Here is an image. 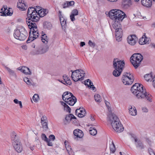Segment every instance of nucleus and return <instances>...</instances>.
I'll return each mask as SVG.
<instances>
[{"instance_id": "13", "label": "nucleus", "mask_w": 155, "mask_h": 155, "mask_svg": "<svg viewBox=\"0 0 155 155\" xmlns=\"http://www.w3.org/2000/svg\"><path fill=\"white\" fill-rule=\"evenodd\" d=\"M75 113L79 117H83L85 115L86 112L85 110L83 107H80L79 109H76Z\"/></svg>"}, {"instance_id": "34", "label": "nucleus", "mask_w": 155, "mask_h": 155, "mask_svg": "<svg viewBox=\"0 0 155 155\" xmlns=\"http://www.w3.org/2000/svg\"><path fill=\"white\" fill-rule=\"evenodd\" d=\"M60 103L61 105L64 107V109L67 112H68L69 113H70L71 112V108H70L63 101H60Z\"/></svg>"}, {"instance_id": "5", "label": "nucleus", "mask_w": 155, "mask_h": 155, "mask_svg": "<svg viewBox=\"0 0 155 155\" xmlns=\"http://www.w3.org/2000/svg\"><path fill=\"white\" fill-rule=\"evenodd\" d=\"M143 59V56L140 54L136 53L133 54L130 58V61L135 69L140 65Z\"/></svg>"}, {"instance_id": "11", "label": "nucleus", "mask_w": 155, "mask_h": 155, "mask_svg": "<svg viewBox=\"0 0 155 155\" xmlns=\"http://www.w3.org/2000/svg\"><path fill=\"white\" fill-rule=\"evenodd\" d=\"M80 71L79 70H76L74 71H71L72 72L71 78L75 82H77L79 80H82V78L80 76Z\"/></svg>"}, {"instance_id": "28", "label": "nucleus", "mask_w": 155, "mask_h": 155, "mask_svg": "<svg viewBox=\"0 0 155 155\" xmlns=\"http://www.w3.org/2000/svg\"><path fill=\"white\" fill-rule=\"evenodd\" d=\"M115 21L112 25L113 27L115 30L119 29H121V25L119 21H120L115 20Z\"/></svg>"}, {"instance_id": "52", "label": "nucleus", "mask_w": 155, "mask_h": 155, "mask_svg": "<svg viewBox=\"0 0 155 155\" xmlns=\"http://www.w3.org/2000/svg\"><path fill=\"white\" fill-rule=\"evenodd\" d=\"M49 139H50V140H51L52 141H54V140L55 139V136L53 134L50 135L49 136Z\"/></svg>"}, {"instance_id": "40", "label": "nucleus", "mask_w": 155, "mask_h": 155, "mask_svg": "<svg viewBox=\"0 0 155 155\" xmlns=\"http://www.w3.org/2000/svg\"><path fill=\"white\" fill-rule=\"evenodd\" d=\"M94 98L95 101L97 102H100L101 101V100L100 96L98 94H95L94 96Z\"/></svg>"}, {"instance_id": "1", "label": "nucleus", "mask_w": 155, "mask_h": 155, "mask_svg": "<svg viewBox=\"0 0 155 155\" xmlns=\"http://www.w3.org/2000/svg\"><path fill=\"white\" fill-rule=\"evenodd\" d=\"M141 84L135 83L131 87V91L137 99L146 100L148 101L151 102L152 98L151 95L147 93Z\"/></svg>"}, {"instance_id": "21", "label": "nucleus", "mask_w": 155, "mask_h": 155, "mask_svg": "<svg viewBox=\"0 0 155 155\" xmlns=\"http://www.w3.org/2000/svg\"><path fill=\"white\" fill-rule=\"evenodd\" d=\"M73 94L68 91H66L64 92L62 95L63 100L65 102L67 99H69V97H72Z\"/></svg>"}, {"instance_id": "62", "label": "nucleus", "mask_w": 155, "mask_h": 155, "mask_svg": "<svg viewBox=\"0 0 155 155\" xmlns=\"http://www.w3.org/2000/svg\"><path fill=\"white\" fill-rule=\"evenodd\" d=\"M29 79L27 77H25L23 78L24 81L26 83L28 80Z\"/></svg>"}, {"instance_id": "45", "label": "nucleus", "mask_w": 155, "mask_h": 155, "mask_svg": "<svg viewBox=\"0 0 155 155\" xmlns=\"http://www.w3.org/2000/svg\"><path fill=\"white\" fill-rule=\"evenodd\" d=\"M39 99L38 95L37 94H35L33 97V99L35 102H36L38 101Z\"/></svg>"}, {"instance_id": "61", "label": "nucleus", "mask_w": 155, "mask_h": 155, "mask_svg": "<svg viewBox=\"0 0 155 155\" xmlns=\"http://www.w3.org/2000/svg\"><path fill=\"white\" fill-rule=\"evenodd\" d=\"M58 15H59V18H60L61 17H63L62 16V15L61 12V11H59Z\"/></svg>"}, {"instance_id": "44", "label": "nucleus", "mask_w": 155, "mask_h": 155, "mask_svg": "<svg viewBox=\"0 0 155 155\" xmlns=\"http://www.w3.org/2000/svg\"><path fill=\"white\" fill-rule=\"evenodd\" d=\"M14 102L16 104H19L21 108H22V103L21 101H18L17 99H15L13 100Z\"/></svg>"}, {"instance_id": "9", "label": "nucleus", "mask_w": 155, "mask_h": 155, "mask_svg": "<svg viewBox=\"0 0 155 155\" xmlns=\"http://www.w3.org/2000/svg\"><path fill=\"white\" fill-rule=\"evenodd\" d=\"M27 24L30 29V33L33 35V38L34 39L37 38L39 36V34L38 31L37 26L35 22L30 23Z\"/></svg>"}, {"instance_id": "19", "label": "nucleus", "mask_w": 155, "mask_h": 155, "mask_svg": "<svg viewBox=\"0 0 155 155\" xmlns=\"http://www.w3.org/2000/svg\"><path fill=\"white\" fill-rule=\"evenodd\" d=\"M77 101V99L76 97L73 95L72 97H69V99H67V101H65V102L70 105L73 106Z\"/></svg>"}, {"instance_id": "36", "label": "nucleus", "mask_w": 155, "mask_h": 155, "mask_svg": "<svg viewBox=\"0 0 155 155\" xmlns=\"http://www.w3.org/2000/svg\"><path fill=\"white\" fill-rule=\"evenodd\" d=\"M90 130H89L90 134L92 135H96L97 133V130L94 127H91L90 128Z\"/></svg>"}, {"instance_id": "2", "label": "nucleus", "mask_w": 155, "mask_h": 155, "mask_svg": "<svg viewBox=\"0 0 155 155\" xmlns=\"http://www.w3.org/2000/svg\"><path fill=\"white\" fill-rule=\"evenodd\" d=\"M107 120L111 124L113 129L116 132L120 133L123 131L124 127L119 118L115 114H112L109 115Z\"/></svg>"}, {"instance_id": "63", "label": "nucleus", "mask_w": 155, "mask_h": 155, "mask_svg": "<svg viewBox=\"0 0 155 155\" xmlns=\"http://www.w3.org/2000/svg\"><path fill=\"white\" fill-rule=\"evenodd\" d=\"M70 115L71 116V120L72 119H76V117L72 114H70Z\"/></svg>"}, {"instance_id": "64", "label": "nucleus", "mask_w": 155, "mask_h": 155, "mask_svg": "<svg viewBox=\"0 0 155 155\" xmlns=\"http://www.w3.org/2000/svg\"><path fill=\"white\" fill-rule=\"evenodd\" d=\"M85 45V43L84 42H81L80 43V46L83 47Z\"/></svg>"}, {"instance_id": "10", "label": "nucleus", "mask_w": 155, "mask_h": 155, "mask_svg": "<svg viewBox=\"0 0 155 155\" xmlns=\"http://www.w3.org/2000/svg\"><path fill=\"white\" fill-rule=\"evenodd\" d=\"M125 65L124 61H121L116 58L114 59L113 61V66L114 68H117L119 70L123 71V68Z\"/></svg>"}, {"instance_id": "37", "label": "nucleus", "mask_w": 155, "mask_h": 155, "mask_svg": "<svg viewBox=\"0 0 155 155\" xmlns=\"http://www.w3.org/2000/svg\"><path fill=\"white\" fill-rule=\"evenodd\" d=\"M111 144L110 145V150L111 153H114L115 150V146L113 142V140H111Z\"/></svg>"}, {"instance_id": "59", "label": "nucleus", "mask_w": 155, "mask_h": 155, "mask_svg": "<svg viewBox=\"0 0 155 155\" xmlns=\"http://www.w3.org/2000/svg\"><path fill=\"white\" fill-rule=\"evenodd\" d=\"M26 83L28 85H32V83L28 79V80L27 81V82Z\"/></svg>"}, {"instance_id": "57", "label": "nucleus", "mask_w": 155, "mask_h": 155, "mask_svg": "<svg viewBox=\"0 0 155 155\" xmlns=\"http://www.w3.org/2000/svg\"><path fill=\"white\" fill-rule=\"evenodd\" d=\"M142 110L144 112H148V110L146 107H143L142 108Z\"/></svg>"}, {"instance_id": "58", "label": "nucleus", "mask_w": 155, "mask_h": 155, "mask_svg": "<svg viewBox=\"0 0 155 155\" xmlns=\"http://www.w3.org/2000/svg\"><path fill=\"white\" fill-rule=\"evenodd\" d=\"M150 45L151 48H153L155 49V44L154 43H151Z\"/></svg>"}, {"instance_id": "55", "label": "nucleus", "mask_w": 155, "mask_h": 155, "mask_svg": "<svg viewBox=\"0 0 155 155\" xmlns=\"http://www.w3.org/2000/svg\"><path fill=\"white\" fill-rule=\"evenodd\" d=\"M89 85H90V87L93 88V90H94V88H95L93 85L92 82H91V81H89Z\"/></svg>"}, {"instance_id": "35", "label": "nucleus", "mask_w": 155, "mask_h": 155, "mask_svg": "<svg viewBox=\"0 0 155 155\" xmlns=\"http://www.w3.org/2000/svg\"><path fill=\"white\" fill-rule=\"evenodd\" d=\"M4 67L8 71L10 74L15 77V78H16V75L14 71L10 69L9 68L6 67L5 66Z\"/></svg>"}, {"instance_id": "54", "label": "nucleus", "mask_w": 155, "mask_h": 155, "mask_svg": "<svg viewBox=\"0 0 155 155\" xmlns=\"http://www.w3.org/2000/svg\"><path fill=\"white\" fill-rule=\"evenodd\" d=\"M68 6H72L74 5V2L73 1H71L70 2H67Z\"/></svg>"}, {"instance_id": "27", "label": "nucleus", "mask_w": 155, "mask_h": 155, "mask_svg": "<svg viewBox=\"0 0 155 155\" xmlns=\"http://www.w3.org/2000/svg\"><path fill=\"white\" fill-rule=\"evenodd\" d=\"M60 21L62 29L65 30L66 28V20L63 17H61L60 18Z\"/></svg>"}, {"instance_id": "16", "label": "nucleus", "mask_w": 155, "mask_h": 155, "mask_svg": "<svg viewBox=\"0 0 155 155\" xmlns=\"http://www.w3.org/2000/svg\"><path fill=\"white\" fill-rule=\"evenodd\" d=\"M17 6L21 11H25L28 8V6L24 3V1L23 0H19V2L17 3Z\"/></svg>"}, {"instance_id": "47", "label": "nucleus", "mask_w": 155, "mask_h": 155, "mask_svg": "<svg viewBox=\"0 0 155 155\" xmlns=\"http://www.w3.org/2000/svg\"><path fill=\"white\" fill-rule=\"evenodd\" d=\"M148 152L150 155H155V153L154 151L151 148L148 149Z\"/></svg>"}, {"instance_id": "20", "label": "nucleus", "mask_w": 155, "mask_h": 155, "mask_svg": "<svg viewBox=\"0 0 155 155\" xmlns=\"http://www.w3.org/2000/svg\"><path fill=\"white\" fill-rule=\"evenodd\" d=\"M73 133L77 138H82L84 136V134L82 131L79 129H76L74 130Z\"/></svg>"}, {"instance_id": "24", "label": "nucleus", "mask_w": 155, "mask_h": 155, "mask_svg": "<svg viewBox=\"0 0 155 155\" xmlns=\"http://www.w3.org/2000/svg\"><path fill=\"white\" fill-rule=\"evenodd\" d=\"M78 12L77 9H74L73 10L70 15V18L71 20L72 21H74L75 20L74 16L78 15Z\"/></svg>"}, {"instance_id": "50", "label": "nucleus", "mask_w": 155, "mask_h": 155, "mask_svg": "<svg viewBox=\"0 0 155 155\" xmlns=\"http://www.w3.org/2000/svg\"><path fill=\"white\" fill-rule=\"evenodd\" d=\"M145 34L144 37H145V43H146V44L149 43L150 42V38L147 37L145 35Z\"/></svg>"}, {"instance_id": "26", "label": "nucleus", "mask_w": 155, "mask_h": 155, "mask_svg": "<svg viewBox=\"0 0 155 155\" xmlns=\"http://www.w3.org/2000/svg\"><path fill=\"white\" fill-rule=\"evenodd\" d=\"M129 112L130 114L132 116H135L137 115V110L135 107L133 108L131 106L129 107Z\"/></svg>"}, {"instance_id": "12", "label": "nucleus", "mask_w": 155, "mask_h": 155, "mask_svg": "<svg viewBox=\"0 0 155 155\" xmlns=\"http://www.w3.org/2000/svg\"><path fill=\"white\" fill-rule=\"evenodd\" d=\"M48 50L46 47L39 48L37 50L32 51L30 54L33 55L42 54L46 52Z\"/></svg>"}, {"instance_id": "15", "label": "nucleus", "mask_w": 155, "mask_h": 155, "mask_svg": "<svg viewBox=\"0 0 155 155\" xmlns=\"http://www.w3.org/2000/svg\"><path fill=\"white\" fill-rule=\"evenodd\" d=\"M41 123L42 126V127L43 128L44 130H47L48 129V127L47 117L45 116H43L41 118Z\"/></svg>"}, {"instance_id": "30", "label": "nucleus", "mask_w": 155, "mask_h": 155, "mask_svg": "<svg viewBox=\"0 0 155 155\" xmlns=\"http://www.w3.org/2000/svg\"><path fill=\"white\" fill-rule=\"evenodd\" d=\"M122 4L124 7L128 8L132 5L131 0H123Z\"/></svg>"}, {"instance_id": "18", "label": "nucleus", "mask_w": 155, "mask_h": 155, "mask_svg": "<svg viewBox=\"0 0 155 155\" xmlns=\"http://www.w3.org/2000/svg\"><path fill=\"white\" fill-rule=\"evenodd\" d=\"M136 37L134 35H132L129 36L127 38L128 43L131 45H134L136 43Z\"/></svg>"}, {"instance_id": "4", "label": "nucleus", "mask_w": 155, "mask_h": 155, "mask_svg": "<svg viewBox=\"0 0 155 155\" xmlns=\"http://www.w3.org/2000/svg\"><path fill=\"white\" fill-rule=\"evenodd\" d=\"M36 9L32 7H29L27 12L28 18H26L27 24L30 23L35 22L39 20V17L37 16Z\"/></svg>"}, {"instance_id": "14", "label": "nucleus", "mask_w": 155, "mask_h": 155, "mask_svg": "<svg viewBox=\"0 0 155 155\" xmlns=\"http://www.w3.org/2000/svg\"><path fill=\"white\" fill-rule=\"evenodd\" d=\"M132 137L134 138L135 142V145L137 148L142 149L144 148V146L141 141L138 140L136 137H134L132 136Z\"/></svg>"}, {"instance_id": "60", "label": "nucleus", "mask_w": 155, "mask_h": 155, "mask_svg": "<svg viewBox=\"0 0 155 155\" xmlns=\"http://www.w3.org/2000/svg\"><path fill=\"white\" fill-rule=\"evenodd\" d=\"M69 79H70V78H69V77L68 76H65V78L64 79V82H65L66 81H67Z\"/></svg>"}, {"instance_id": "53", "label": "nucleus", "mask_w": 155, "mask_h": 155, "mask_svg": "<svg viewBox=\"0 0 155 155\" xmlns=\"http://www.w3.org/2000/svg\"><path fill=\"white\" fill-rule=\"evenodd\" d=\"M47 143V145L48 146H52V142L51 141V140H50V139H48V140H47V141H46Z\"/></svg>"}, {"instance_id": "32", "label": "nucleus", "mask_w": 155, "mask_h": 155, "mask_svg": "<svg viewBox=\"0 0 155 155\" xmlns=\"http://www.w3.org/2000/svg\"><path fill=\"white\" fill-rule=\"evenodd\" d=\"M114 68L115 69L114 71L113 72V75L115 77H118L119 76L122 71V70H120L117 68Z\"/></svg>"}, {"instance_id": "7", "label": "nucleus", "mask_w": 155, "mask_h": 155, "mask_svg": "<svg viewBox=\"0 0 155 155\" xmlns=\"http://www.w3.org/2000/svg\"><path fill=\"white\" fill-rule=\"evenodd\" d=\"M27 33L24 28L15 31L14 36L16 39L20 41L24 40L27 36Z\"/></svg>"}, {"instance_id": "56", "label": "nucleus", "mask_w": 155, "mask_h": 155, "mask_svg": "<svg viewBox=\"0 0 155 155\" xmlns=\"http://www.w3.org/2000/svg\"><path fill=\"white\" fill-rule=\"evenodd\" d=\"M63 8H65L68 7L67 2H66L63 4Z\"/></svg>"}, {"instance_id": "48", "label": "nucleus", "mask_w": 155, "mask_h": 155, "mask_svg": "<svg viewBox=\"0 0 155 155\" xmlns=\"http://www.w3.org/2000/svg\"><path fill=\"white\" fill-rule=\"evenodd\" d=\"M61 82L64 84H66L67 85H71L72 83L71 80L70 79L66 81L65 82V83L62 82V81H61Z\"/></svg>"}, {"instance_id": "8", "label": "nucleus", "mask_w": 155, "mask_h": 155, "mask_svg": "<svg viewBox=\"0 0 155 155\" xmlns=\"http://www.w3.org/2000/svg\"><path fill=\"white\" fill-rule=\"evenodd\" d=\"M134 79L132 74L129 73H124L122 75L121 80L123 83L125 84L130 85L132 84Z\"/></svg>"}, {"instance_id": "43", "label": "nucleus", "mask_w": 155, "mask_h": 155, "mask_svg": "<svg viewBox=\"0 0 155 155\" xmlns=\"http://www.w3.org/2000/svg\"><path fill=\"white\" fill-rule=\"evenodd\" d=\"M145 37L143 36L139 40V43L140 45H144L146 44L145 41Z\"/></svg>"}, {"instance_id": "33", "label": "nucleus", "mask_w": 155, "mask_h": 155, "mask_svg": "<svg viewBox=\"0 0 155 155\" xmlns=\"http://www.w3.org/2000/svg\"><path fill=\"white\" fill-rule=\"evenodd\" d=\"M44 9H42L41 10H38V12H37V16L41 17H44L45 15L46 14V13L44 12Z\"/></svg>"}, {"instance_id": "23", "label": "nucleus", "mask_w": 155, "mask_h": 155, "mask_svg": "<svg viewBox=\"0 0 155 155\" xmlns=\"http://www.w3.org/2000/svg\"><path fill=\"white\" fill-rule=\"evenodd\" d=\"M3 7L1 8V10L2 11L3 10V12L2 15L3 16H11L12 14V13H8L9 10L7 8V6L6 5H4Z\"/></svg>"}, {"instance_id": "42", "label": "nucleus", "mask_w": 155, "mask_h": 155, "mask_svg": "<svg viewBox=\"0 0 155 155\" xmlns=\"http://www.w3.org/2000/svg\"><path fill=\"white\" fill-rule=\"evenodd\" d=\"M31 35V34H30L29 33V35L28 39L26 41V42L27 43H30V42H31V41H33L34 39H34V38H33V36H32Z\"/></svg>"}, {"instance_id": "31", "label": "nucleus", "mask_w": 155, "mask_h": 155, "mask_svg": "<svg viewBox=\"0 0 155 155\" xmlns=\"http://www.w3.org/2000/svg\"><path fill=\"white\" fill-rule=\"evenodd\" d=\"M22 72H23L25 74L31 75V72L29 68L25 67L22 66Z\"/></svg>"}, {"instance_id": "39", "label": "nucleus", "mask_w": 155, "mask_h": 155, "mask_svg": "<svg viewBox=\"0 0 155 155\" xmlns=\"http://www.w3.org/2000/svg\"><path fill=\"white\" fill-rule=\"evenodd\" d=\"M42 33L43 34L41 35L42 36L41 37V40L44 43H45V41L46 43L45 44H46L48 42V39L46 35L44 33H43V31H42Z\"/></svg>"}, {"instance_id": "41", "label": "nucleus", "mask_w": 155, "mask_h": 155, "mask_svg": "<svg viewBox=\"0 0 155 155\" xmlns=\"http://www.w3.org/2000/svg\"><path fill=\"white\" fill-rule=\"evenodd\" d=\"M78 70H80L79 71V73H80V76L82 78L81 80H83L84 77L85 72L81 69H78Z\"/></svg>"}, {"instance_id": "3", "label": "nucleus", "mask_w": 155, "mask_h": 155, "mask_svg": "<svg viewBox=\"0 0 155 155\" xmlns=\"http://www.w3.org/2000/svg\"><path fill=\"white\" fill-rule=\"evenodd\" d=\"M108 14L111 19L121 21L126 16L124 13L121 10L117 9L111 10L108 12Z\"/></svg>"}, {"instance_id": "25", "label": "nucleus", "mask_w": 155, "mask_h": 155, "mask_svg": "<svg viewBox=\"0 0 155 155\" xmlns=\"http://www.w3.org/2000/svg\"><path fill=\"white\" fill-rule=\"evenodd\" d=\"M67 143H68L67 141H65L64 144L68 154L69 155H73L74 154V152L73 151L71 147L68 144H67Z\"/></svg>"}, {"instance_id": "17", "label": "nucleus", "mask_w": 155, "mask_h": 155, "mask_svg": "<svg viewBox=\"0 0 155 155\" xmlns=\"http://www.w3.org/2000/svg\"><path fill=\"white\" fill-rule=\"evenodd\" d=\"M123 35V31L122 28L115 30V36L116 40L118 41H121Z\"/></svg>"}, {"instance_id": "22", "label": "nucleus", "mask_w": 155, "mask_h": 155, "mask_svg": "<svg viewBox=\"0 0 155 155\" xmlns=\"http://www.w3.org/2000/svg\"><path fill=\"white\" fill-rule=\"evenodd\" d=\"M141 3L143 5L147 8L150 7L152 5L151 0H141Z\"/></svg>"}, {"instance_id": "6", "label": "nucleus", "mask_w": 155, "mask_h": 155, "mask_svg": "<svg viewBox=\"0 0 155 155\" xmlns=\"http://www.w3.org/2000/svg\"><path fill=\"white\" fill-rule=\"evenodd\" d=\"M12 140L13 141L12 143L15 150L18 153L21 152L22 150L21 143L15 132L12 133Z\"/></svg>"}, {"instance_id": "49", "label": "nucleus", "mask_w": 155, "mask_h": 155, "mask_svg": "<svg viewBox=\"0 0 155 155\" xmlns=\"http://www.w3.org/2000/svg\"><path fill=\"white\" fill-rule=\"evenodd\" d=\"M89 45L91 47H94L95 46V44L91 41L89 40L88 42Z\"/></svg>"}, {"instance_id": "46", "label": "nucleus", "mask_w": 155, "mask_h": 155, "mask_svg": "<svg viewBox=\"0 0 155 155\" xmlns=\"http://www.w3.org/2000/svg\"><path fill=\"white\" fill-rule=\"evenodd\" d=\"M41 137L42 140L45 142L47 141V140H48V138L47 137L46 135L44 134H41Z\"/></svg>"}, {"instance_id": "29", "label": "nucleus", "mask_w": 155, "mask_h": 155, "mask_svg": "<svg viewBox=\"0 0 155 155\" xmlns=\"http://www.w3.org/2000/svg\"><path fill=\"white\" fill-rule=\"evenodd\" d=\"M44 28L48 30H50L52 28V24L50 22L45 21L43 24Z\"/></svg>"}, {"instance_id": "51", "label": "nucleus", "mask_w": 155, "mask_h": 155, "mask_svg": "<svg viewBox=\"0 0 155 155\" xmlns=\"http://www.w3.org/2000/svg\"><path fill=\"white\" fill-rule=\"evenodd\" d=\"M71 116L70 115V114L66 116L65 117V119L67 121H70L71 120Z\"/></svg>"}, {"instance_id": "38", "label": "nucleus", "mask_w": 155, "mask_h": 155, "mask_svg": "<svg viewBox=\"0 0 155 155\" xmlns=\"http://www.w3.org/2000/svg\"><path fill=\"white\" fill-rule=\"evenodd\" d=\"M144 78L147 81H151L152 79V75L151 74H147L144 76Z\"/></svg>"}]
</instances>
